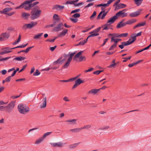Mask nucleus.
Returning <instances> with one entry per match:
<instances>
[{"instance_id":"nucleus-59","label":"nucleus","mask_w":151,"mask_h":151,"mask_svg":"<svg viewBox=\"0 0 151 151\" xmlns=\"http://www.w3.org/2000/svg\"><path fill=\"white\" fill-rule=\"evenodd\" d=\"M107 14V12H104L103 13V14L101 17V19H104V17H105V16Z\"/></svg>"},{"instance_id":"nucleus-34","label":"nucleus","mask_w":151,"mask_h":151,"mask_svg":"<svg viewBox=\"0 0 151 151\" xmlns=\"http://www.w3.org/2000/svg\"><path fill=\"white\" fill-rule=\"evenodd\" d=\"M78 85L84 82V81L80 78L78 79L75 82Z\"/></svg>"},{"instance_id":"nucleus-37","label":"nucleus","mask_w":151,"mask_h":151,"mask_svg":"<svg viewBox=\"0 0 151 151\" xmlns=\"http://www.w3.org/2000/svg\"><path fill=\"white\" fill-rule=\"evenodd\" d=\"M27 44H28L27 43L25 44L22 45L17 46V47H16L12 48H11V49H14L18 48H23L26 46Z\"/></svg>"},{"instance_id":"nucleus-62","label":"nucleus","mask_w":151,"mask_h":151,"mask_svg":"<svg viewBox=\"0 0 151 151\" xmlns=\"http://www.w3.org/2000/svg\"><path fill=\"white\" fill-rule=\"evenodd\" d=\"M137 65L136 63H132L129 64L128 65V66L129 67H131L134 66V65Z\"/></svg>"},{"instance_id":"nucleus-29","label":"nucleus","mask_w":151,"mask_h":151,"mask_svg":"<svg viewBox=\"0 0 151 151\" xmlns=\"http://www.w3.org/2000/svg\"><path fill=\"white\" fill-rule=\"evenodd\" d=\"M117 6L118 7L117 9H119L125 7L126 6V5L123 4H120Z\"/></svg>"},{"instance_id":"nucleus-33","label":"nucleus","mask_w":151,"mask_h":151,"mask_svg":"<svg viewBox=\"0 0 151 151\" xmlns=\"http://www.w3.org/2000/svg\"><path fill=\"white\" fill-rule=\"evenodd\" d=\"M91 127V125H87L84 126L83 127H81V130L83 129H88L90 128Z\"/></svg>"},{"instance_id":"nucleus-48","label":"nucleus","mask_w":151,"mask_h":151,"mask_svg":"<svg viewBox=\"0 0 151 151\" xmlns=\"http://www.w3.org/2000/svg\"><path fill=\"white\" fill-rule=\"evenodd\" d=\"M72 16L75 18H78L80 16V14L79 13H76L72 15Z\"/></svg>"},{"instance_id":"nucleus-42","label":"nucleus","mask_w":151,"mask_h":151,"mask_svg":"<svg viewBox=\"0 0 151 151\" xmlns=\"http://www.w3.org/2000/svg\"><path fill=\"white\" fill-rule=\"evenodd\" d=\"M56 23V22H53V24H51L48 25L46 26L45 27V28H47L48 27H52L55 25V24Z\"/></svg>"},{"instance_id":"nucleus-47","label":"nucleus","mask_w":151,"mask_h":151,"mask_svg":"<svg viewBox=\"0 0 151 151\" xmlns=\"http://www.w3.org/2000/svg\"><path fill=\"white\" fill-rule=\"evenodd\" d=\"M74 4L73 1H67L65 3V4H70L74 5Z\"/></svg>"},{"instance_id":"nucleus-64","label":"nucleus","mask_w":151,"mask_h":151,"mask_svg":"<svg viewBox=\"0 0 151 151\" xmlns=\"http://www.w3.org/2000/svg\"><path fill=\"white\" fill-rule=\"evenodd\" d=\"M7 73V71L6 70H3L1 72V73L2 75H5Z\"/></svg>"},{"instance_id":"nucleus-5","label":"nucleus","mask_w":151,"mask_h":151,"mask_svg":"<svg viewBox=\"0 0 151 151\" xmlns=\"http://www.w3.org/2000/svg\"><path fill=\"white\" fill-rule=\"evenodd\" d=\"M11 48L9 47H6L2 48L1 50V51H0V55H3L10 52L12 51L11 50L12 49Z\"/></svg>"},{"instance_id":"nucleus-6","label":"nucleus","mask_w":151,"mask_h":151,"mask_svg":"<svg viewBox=\"0 0 151 151\" xmlns=\"http://www.w3.org/2000/svg\"><path fill=\"white\" fill-rule=\"evenodd\" d=\"M125 9H123L118 12L116 14L117 18H118V17H121L122 18H124L127 17V13L125 12Z\"/></svg>"},{"instance_id":"nucleus-54","label":"nucleus","mask_w":151,"mask_h":151,"mask_svg":"<svg viewBox=\"0 0 151 151\" xmlns=\"http://www.w3.org/2000/svg\"><path fill=\"white\" fill-rule=\"evenodd\" d=\"M146 24V22H143L142 23H139L137 24L138 27H140L141 26H143L145 25Z\"/></svg>"},{"instance_id":"nucleus-8","label":"nucleus","mask_w":151,"mask_h":151,"mask_svg":"<svg viewBox=\"0 0 151 151\" xmlns=\"http://www.w3.org/2000/svg\"><path fill=\"white\" fill-rule=\"evenodd\" d=\"M117 18H118L116 15L113 17H111L107 22V25L108 24H109L110 25L111 24L113 23L117 19Z\"/></svg>"},{"instance_id":"nucleus-19","label":"nucleus","mask_w":151,"mask_h":151,"mask_svg":"<svg viewBox=\"0 0 151 151\" xmlns=\"http://www.w3.org/2000/svg\"><path fill=\"white\" fill-rule=\"evenodd\" d=\"M13 9L12 8H6L4 9L1 12V13H4L6 14H7V12H9L12 10Z\"/></svg>"},{"instance_id":"nucleus-43","label":"nucleus","mask_w":151,"mask_h":151,"mask_svg":"<svg viewBox=\"0 0 151 151\" xmlns=\"http://www.w3.org/2000/svg\"><path fill=\"white\" fill-rule=\"evenodd\" d=\"M148 48L147 47H145V48L140 50H139L138 51H137V52H136V53H135V54H137L138 53H139L140 52H142L143 51H144V50H147V49H148Z\"/></svg>"},{"instance_id":"nucleus-46","label":"nucleus","mask_w":151,"mask_h":151,"mask_svg":"<svg viewBox=\"0 0 151 151\" xmlns=\"http://www.w3.org/2000/svg\"><path fill=\"white\" fill-rule=\"evenodd\" d=\"M79 59L80 61H85L86 60V58L85 56H81L79 57Z\"/></svg>"},{"instance_id":"nucleus-30","label":"nucleus","mask_w":151,"mask_h":151,"mask_svg":"<svg viewBox=\"0 0 151 151\" xmlns=\"http://www.w3.org/2000/svg\"><path fill=\"white\" fill-rule=\"evenodd\" d=\"M121 40V39H114L113 37H112L111 38V42L112 41H114V44H115L116 45H117V43L119 41H120Z\"/></svg>"},{"instance_id":"nucleus-14","label":"nucleus","mask_w":151,"mask_h":151,"mask_svg":"<svg viewBox=\"0 0 151 151\" xmlns=\"http://www.w3.org/2000/svg\"><path fill=\"white\" fill-rule=\"evenodd\" d=\"M68 30L67 29H64L61 32H60L58 35V37H61L65 36L67 33Z\"/></svg>"},{"instance_id":"nucleus-25","label":"nucleus","mask_w":151,"mask_h":151,"mask_svg":"<svg viewBox=\"0 0 151 151\" xmlns=\"http://www.w3.org/2000/svg\"><path fill=\"white\" fill-rule=\"evenodd\" d=\"M99 89H92L90 90L89 92V93H92L93 94H95L97 93L98 91H99Z\"/></svg>"},{"instance_id":"nucleus-23","label":"nucleus","mask_w":151,"mask_h":151,"mask_svg":"<svg viewBox=\"0 0 151 151\" xmlns=\"http://www.w3.org/2000/svg\"><path fill=\"white\" fill-rule=\"evenodd\" d=\"M26 59V58L22 56H19L16 57L13 59V60H17L19 61H21L22 60H24Z\"/></svg>"},{"instance_id":"nucleus-4","label":"nucleus","mask_w":151,"mask_h":151,"mask_svg":"<svg viewBox=\"0 0 151 151\" xmlns=\"http://www.w3.org/2000/svg\"><path fill=\"white\" fill-rule=\"evenodd\" d=\"M37 24V22L32 21L29 23L25 24L22 27V29H31Z\"/></svg>"},{"instance_id":"nucleus-41","label":"nucleus","mask_w":151,"mask_h":151,"mask_svg":"<svg viewBox=\"0 0 151 151\" xmlns=\"http://www.w3.org/2000/svg\"><path fill=\"white\" fill-rule=\"evenodd\" d=\"M51 133H52L51 132H47L45 133L42 137L44 139L47 136L49 135Z\"/></svg>"},{"instance_id":"nucleus-27","label":"nucleus","mask_w":151,"mask_h":151,"mask_svg":"<svg viewBox=\"0 0 151 151\" xmlns=\"http://www.w3.org/2000/svg\"><path fill=\"white\" fill-rule=\"evenodd\" d=\"M76 119H70L68 120H66L65 121V122H70V124H75L76 123Z\"/></svg>"},{"instance_id":"nucleus-17","label":"nucleus","mask_w":151,"mask_h":151,"mask_svg":"<svg viewBox=\"0 0 151 151\" xmlns=\"http://www.w3.org/2000/svg\"><path fill=\"white\" fill-rule=\"evenodd\" d=\"M46 100L47 99L46 97L43 98L42 100V101L43 102L42 105L40 106L41 108H45L46 107L47 105Z\"/></svg>"},{"instance_id":"nucleus-2","label":"nucleus","mask_w":151,"mask_h":151,"mask_svg":"<svg viewBox=\"0 0 151 151\" xmlns=\"http://www.w3.org/2000/svg\"><path fill=\"white\" fill-rule=\"evenodd\" d=\"M41 12V10H35V9H34L31 11L30 18L33 20L37 19L40 17Z\"/></svg>"},{"instance_id":"nucleus-55","label":"nucleus","mask_w":151,"mask_h":151,"mask_svg":"<svg viewBox=\"0 0 151 151\" xmlns=\"http://www.w3.org/2000/svg\"><path fill=\"white\" fill-rule=\"evenodd\" d=\"M11 58V57H7L6 58H1V61H3L4 60H6L7 59H9Z\"/></svg>"},{"instance_id":"nucleus-15","label":"nucleus","mask_w":151,"mask_h":151,"mask_svg":"<svg viewBox=\"0 0 151 151\" xmlns=\"http://www.w3.org/2000/svg\"><path fill=\"white\" fill-rule=\"evenodd\" d=\"M123 20H122L116 26L117 28H120L125 26L126 25V22H123Z\"/></svg>"},{"instance_id":"nucleus-26","label":"nucleus","mask_w":151,"mask_h":151,"mask_svg":"<svg viewBox=\"0 0 151 151\" xmlns=\"http://www.w3.org/2000/svg\"><path fill=\"white\" fill-rule=\"evenodd\" d=\"M131 44L130 40H129L127 42H121V44H123L124 46L128 45Z\"/></svg>"},{"instance_id":"nucleus-38","label":"nucleus","mask_w":151,"mask_h":151,"mask_svg":"<svg viewBox=\"0 0 151 151\" xmlns=\"http://www.w3.org/2000/svg\"><path fill=\"white\" fill-rule=\"evenodd\" d=\"M43 34V33H41L34 36L33 38L35 39H38L39 37Z\"/></svg>"},{"instance_id":"nucleus-60","label":"nucleus","mask_w":151,"mask_h":151,"mask_svg":"<svg viewBox=\"0 0 151 151\" xmlns=\"http://www.w3.org/2000/svg\"><path fill=\"white\" fill-rule=\"evenodd\" d=\"M94 4L93 3H91L88 4L87 6L85 7V8H88L90 6L93 5Z\"/></svg>"},{"instance_id":"nucleus-50","label":"nucleus","mask_w":151,"mask_h":151,"mask_svg":"<svg viewBox=\"0 0 151 151\" xmlns=\"http://www.w3.org/2000/svg\"><path fill=\"white\" fill-rule=\"evenodd\" d=\"M70 20L73 22L76 23L78 21V19L76 18H70Z\"/></svg>"},{"instance_id":"nucleus-52","label":"nucleus","mask_w":151,"mask_h":151,"mask_svg":"<svg viewBox=\"0 0 151 151\" xmlns=\"http://www.w3.org/2000/svg\"><path fill=\"white\" fill-rule=\"evenodd\" d=\"M131 58V56H129L128 58H122L124 59V60H123V62H126L128 60H130Z\"/></svg>"},{"instance_id":"nucleus-11","label":"nucleus","mask_w":151,"mask_h":151,"mask_svg":"<svg viewBox=\"0 0 151 151\" xmlns=\"http://www.w3.org/2000/svg\"><path fill=\"white\" fill-rule=\"evenodd\" d=\"M64 8L63 6H61L58 5H55L52 8V9H55L57 10H61Z\"/></svg>"},{"instance_id":"nucleus-28","label":"nucleus","mask_w":151,"mask_h":151,"mask_svg":"<svg viewBox=\"0 0 151 151\" xmlns=\"http://www.w3.org/2000/svg\"><path fill=\"white\" fill-rule=\"evenodd\" d=\"M44 139L42 137H40L36 140L35 142V144H40L41 142H42L44 140Z\"/></svg>"},{"instance_id":"nucleus-56","label":"nucleus","mask_w":151,"mask_h":151,"mask_svg":"<svg viewBox=\"0 0 151 151\" xmlns=\"http://www.w3.org/2000/svg\"><path fill=\"white\" fill-rule=\"evenodd\" d=\"M116 45L115 44H114V43L110 47L109 49V50H112L114 48L116 47Z\"/></svg>"},{"instance_id":"nucleus-32","label":"nucleus","mask_w":151,"mask_h":151,"mask_svg":"<svg viewBox=\"0 0 151 151\" xmlns=\"http://www.w3.org/2000/svg\"><path fill=\"white\" fill-rule=\"evenodd\" d=\"M101 28V27H99L97 28V29H96L94 30L93 31H92L91 32H90L89 33V34H92L93 33H98V32L100 30Z\"/></svg>"},{"instance_id":"nucleus-49","label":"nucleus","mask_w":151,"mask_h":151,"mask_svg":"<svg viewBox=\"0 0 151 151\" xmlns=\"http://www.w3.org/2000/svg\"><path fill=\"white\" fill-rule=\"evenodd\" d=\"M34 46L29 47H28L25 50H24L25 51L24 52H25V53H27L30 49H31Z\"/></svg>"},{"instance_id":"nucleus-13","label":"nucleus","mask_w":151,"mask_h":151,"mask_svg":"<svg viewBox=\"0 0 151 151\" xmlns=\"http://www.w3.org/2000/svg\"><path fill=\"white\" fill-rule=\"evenodd\" d=\"M30 16V14L27 13L22 12L21 14V17L24 19H28Z\"/></svg>"},{"instance_id":"nucleus-44","label":"nucleus","mask_w":151,"mask_h":151,"mask_svg":"<svg viewBox=\"0 0 151 151\" xmlns=\"http://www.w3.org/2000/svg\"><path fill=\"white\" fill-rule=\"evenodd\" d=\"M80 10H81L80 9H75L73 10H72L70 14H72L74 13H75L77 12H79L80 11Z\"/></svg>"},{"instance_id":"nucleus-53","label":"nucleus","mask_w":151,"mask_h":151,"mask_svg":"<svg viewBox=\"0 0 151 151\" xmlns=\"http://www.w3.org/2000/svg\"><path fill=\"white\" fill-rule=\"evenodd\" d=\"M39 3V2L38 1H36L34 2L32 4V3H31V8L35 6V5Z\"/></svg>"},{"instance_id":"nucleus-18","label":"nucleus","mask_w":151,"mask_h":151,"mask_svg":"<svg viewBox=\"0 0 151 151\" xmlns=\"http://www.w3.org/2000/svg\"><path fill=\"white\" fill-rule=\"evenodd\" d=\"M1 36H2V39H8L9 37V33H7L6 32L4 33H2Z\"/></svg>"},{"instance_id":"nucleus-63","label":"nucleus","mask_w":151,"mask_h":151,"mask_svg":"<svg viewBox=\"0 0 151 151\" xmlns=\"http://www.w3.org/2000/svg\"><path fill=\"white\" fill-rule=\"evenodd\" d=\"M121 34V35L122 37H126L128 35V33H125L122 34Z\"/></svg>"},{"instance_id":"nucleus-10","label":"nucleus","mask_w":151,"mask_h":151,"mask_svg":"<svg viewBox=\"0 0 151 151\" xmlns=\"http://www.w3.org/2000/svg\"><path fill=\"white\" fill-rule=\"evenodd\" d=\"M141 11V10H138L130 14H129V16L131 17H136L140 14V13Z\"/></svg>"},{"instance_id":"nucleus-22","label":"nucleus","mask_w":151,"mask_h":151,"mask_svg":"<svg viewBox=\"0 0 151 151\" xmlns=\"http://www.w3.org/2000/svg\"><path fill=\"white\" fill-rule=\"evenodd\" d=\"M136 20L134 19H129L126 22V25H130L136 22Z\"/></svg>"},{"instance_id":"nucleus-24","label":"nucleus","mask_w":151,"mask_h":151,"mask_svg":"<svg viewBox=\"0 0 151 151\" xmlns=\"http://www.w3.org/2000/svg\"><path fill=\"white\" fill-rule=\"evenodd\" d=\"M80 143V142H79L70 145L69 147V148L73 149L76 147Z\"/></svg>"},{"instance_id":"nucleus-3","label":"nucleus","mask_w":151,"mask_h":151,"mask_svg":"<svg viewBox=\"0 0 151 151\" xmlns=\"http://www.w3.org/2000/svg\"><path fill=\"white\" fill-rule=\"evenodd\" d=\"M16 101H13L4 107V111L8 113L11 112L15 106Z\"/></svg>"},{"instance_id":"nucleus-12","label":"nucleus","mask_w":151,"mask_h":151,"mask_svg":"<svg viewBox=\"0 0 151 151\" xmlns=\"http://www.w3.org/2000/svg\"><path fill=\"white\" fill-rule=\"evenodd\" d=\"M76 54V52H74L73 53H71L70 52H69L68 54L66 55H65V57H66L67 56H68L69 57V58L68 60H70L71 61L72 60V58Z\"/></svg>"},{"instance_id":"nucleus-21","label":"nucleus","mask_w":151,"mask_h":151,"mask_svg":"<svg viewBox=\"0 0 151 151\" xmlns=\"http://www.w3.org/2000/svg\"><path fill=\"white\" fill-rule=\"evenodd\" d=\"M65 60V59H63L62 60L61 58H59L56 61H54L53 63V64L54 65L57 64H61L63 61Z\"/></svg>"},{"instance_id":"nucleus-35","label":"nucleus","mask_w":151,"mask_h":151,"mask_svg":"<svg viewBox=\"0 0 151 151\" xmlns=\"http://www.w3.org/2000/svg\"><path fill=\"white\" fill-rule=\"evenodd\" d=\"M83 52V51H81L78 52L76 54V55L74 57V59H75L76 58H78L79 57V56L81 55Z\"/></svg>"},{"instance_id":"nucleus-1","label":"nucleus","mask_w":151,"mask_h":151,"mask_svg":"<svg viewBox=\"0 0 151 151\" xmlns=\"http://www.w3.org/2000/svg\"><path fill=\"white\" fill-rule=\"evenodd\" d=\"M18 109L21 114H25L29 111V108L27 106L22 104H19L18 106Z\"/></svg>"},{"instance_id":"nucleus-39","label":"nucleus","mask_w":151,"mask_h":151,"mask_svg":"<svg viewBox=\"0 0 151 151\" xmlns=\"http://www.w3.org/2000/svg\"><path fill=\"white\" fill-rule=\"evenodd\" d=\"M40 72H39V70L38 69L36 70L35 72L33 73V75L34 76H38L40 75Z\"/></svg>"},{"instance_id":"nucleus-40","label":"nucleus","mask_w":151,"mask_h":151,"mask_svg":"<svg viewBox=\"0 0 151 151\" xmlns=\"http://www.w3.org/2000/svg\"><path fill=\"white\" fill-rule=\"evenodd\" d=\"M96 14V11H94L93 12V13L91 15V16L90 17V19L91 20H92L93 19L94 17H95Z\"/></svg>"},{"instance_id":"nucleus-31","label":"nucleus","mask_w":151,"mask_h":151,"mask_svg":"<svg viewBox=\"0 0 151 151\" xmlns=\"http://www.w3.org/2000/svg\"><path fill=\"white\" fill-rule=\"evenodd\" d=\"M110 25L109 24H108L107 25V23L104 25L103 26L101 27V28H103V30H107L109 29V28L108 27Z\"/></svg>"},{"instance_id":"nucleus-57","label":"nucleus","mask_w":151,"mask_h":151,"mask_svg":"<svg viewBox=\"0 0 151 151\" xmlns=\"http://www.w3.org/2000/svg\"><path fill=\"white\" fill-rule=\"evenodd\" d=\"M85 41H84L83 40L81 41L77 45H83L86 43Z\"/></svg>"},{"instance_id":"nucleus-45","label":"nucleus","mask_w":151,"mask_h":151,"mask_svg":"<svg viewBox=\"0 0 151 151\" xmlns=\"http://www.w3.org/2000/svg\"><path fill=\"white\" fill-rule=\"evenodd\" d=\"M137 36L135 35L134 36L132 37V39H130L129 40H130V42L131 43L133 42L136 40V37Z\"/></svg>"},{"instance_id":"nucleus-9","label":"nucleus","mask_w":151,"mask_h":151,"mask_svg":"<svg viewBox=\"0 0 151 151\" xmlns=\"http://www.w3.org/2000/svg\"><path fill=\"white\" fill-rule=\"evenodd\" d=\"M50 144L54 147H61L63 145V143L61 142H60L57 143H50Z\"/></svg>"},{"instance_id":"nucleus-61","label":"nucleus","mask_w":151,"mask_h":151,"mask_svg":"<svg viewBox=\"0 0 151 151\" xmlns=\"http://www.w3.org/2000/svg\"><path fill=\"white\" fill-rule=\"evenodd\" d=\"M83 4V2H80V3H78L77 4L74 3V5L75 6H79L82 5Z\"/></svg>"},{"instance_id":"nucleus-36","label":"nucleus","mask_w":151,"mask_h":151,"mask_svg":"<svg viewBox=\"0 0 151 151\" xmlns=\"http://www.w3.org/2000/svg\"><path fill=\"white\" fill-rule=\"evenodd\" d=\"M53 19H55V20L56 21V23L57 22H58V21L59 20V19L58 18V15L57 14H55L53 15Z\"/></svg>"},{"instance_id":"nucleus-20","label":"nucleus","mask_w":151,"mask_h":151,"mask_svg":"<svg viewBox=\"0 0 151 151\" xmlns=\"http://www.w3.org/2000/svg\"><path fill=\"white\" fill-rule=\"evenodd\" d=\"M70 131L73 133H76L80 132L81 130V127L77 128L70 129Z\"/></svg>"},{"instance_id":"nucleus-16","label":"nucleus","mask_w":151,"mask_h":151,"mask_svg":"<svg viewBox=\"0 0 151 151\" xmlns=\"http://www.w3.org/2000/svg\"><path fill=\"white\" fill-rule=\"evenodd\" d=\"M71 61L68 60L66 63L64 64V65L62 67V68L61 69H59V70H62V69H65L67 68L69 65Z\"/></svg>"},{"instance_id":"nucleus-58","label":"nucleus","mask_w":151,"mask_h":151,"mask_svg":"<svg viewBox=\"0 0 151 151\" xmlns=\"http://www.w3.org/2000/svg\"><path fill=\"white\" fill-rule=\"evenodd\" d=\"M11 77L10 76H8L5 79V81H6V82H10L11 80Z\"/></svg>"},{"instance_id":"nucleus-7","label":"nucleus","mask_w":151,"mask_h":151,"mask_svg":"<svg viewBox=\"0 0 151 151\" xmlns=\"http://www.w3.org/2000/svg\"><path fill=\"white\" fill-rule=\"evenodd\" d=\"M63 24L60 22L56 26L53 28V30L57 32L60 31L63 29Z\"/></svg>"},{"instance_id":"nucleus-51","label":"nucleus","mask_w":151,"mask_h":151,"mask_svg":"<svg viewBox=\"0 0 151 151\" xmlns=\"http://www.w3.org/2000/svg\"><path fill=\"white\" fill-rule=\"evenodd\" d=\"M103 71V70H97L96 71H94L93 73V74L95 75H98L101 72Z\"/></svg>"}]
</instances>
